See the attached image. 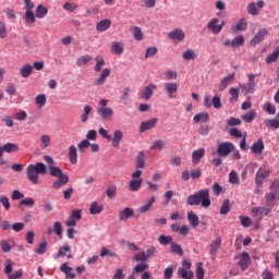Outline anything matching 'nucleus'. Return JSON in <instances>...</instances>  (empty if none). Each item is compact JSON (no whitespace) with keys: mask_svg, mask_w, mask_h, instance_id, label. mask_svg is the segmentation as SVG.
I'll return each mask as SVG.
<instances>
[{"mask_svg":"<svg viewBox=\"0 0 279 279\" xmlns=\"http://www.w3.org/2000/svg\"><path fill=\"white\" fill-rule=\"evenodd\" d=\"M137 169H145V153L140 151L137 155Z\"/></svg>","mask_w":279,"mask_h":279,"instance_id":"nucleus-53","label":"nucleus"},{"mask_svg":"<svg viewBox=\"0 0 279 279\" xmlns=\"http://www.w3.org/2000/svg\"><path fill=\"white\" fill-rule=\"evenodd\" d=\"M235 147L232 144V142H221L218 144V148L216 150V154L220 158H228L232 151H234Z\"/></svg>","mask_w":279,"mask_h":279,"instance_id":"nucleus-5","label":"nucleus"},{"mask_svg":"<svg viewBox=\"0 0 279 279\" xmlns=\"http://www.w3.org/2000/svg\"><path fill=\"white\" fill-rule=\"evenodd\" d=\"M242 121H245V123H252L254 119H256V110H251L248 113H245L241 117Z\"/></svg>","mask_w":279,"mask_h":279,"instance_id":"nucleus-44","label":"nucleus"},{"mask_svg":"<svg viewBox=\"0 0 279 279\" xmlns=\"http://www.w3.org/2000/svg\"><path fill=\"white\" fill-rule=\"evenodd\" d=\"M24 19L28 25H34V23H36V15H34V11H26Z\"/></svg>","mask_w":279,"mask_h":279,"instance_id":"nucleus-45","label":"nucleus"},{"mask_svg":"<svg viewBox=\"0 0 279 279\" xmlns=\"http://www.w3.org/2000/svg\"><path fill=\"white\" fill-rule=\"evenodd\" d=\"M92 112H93V107L90 105H85L84 112L81 116V123H86Z\"/></svg>","mask_w":279,"mask_h":279,"instance_id":"nucleus-38","label":"nucleus"},{"mask_svg":"<svg viewBox=\"0 0 279 279\" xmlns=\"http://www.w3.org/2000/svg\"><path fill=\"white\" fill-rule=\"evenodd\" d=\"M187 220L191 223L192 228H197L199 226V217L193 211L187 214Z\"/></svg>","mask_w":279,"mask_h":279,"instance_id":"nucleus-36","label":"nucleus"},{"mask_svg":"<svg viewBox=\"0 0 279 279\" xmlns=\"http://www.w3.org/2000/svg\"><path fill=\"white\" fill-rule=\"evenodd\" d=\"M265 150V142L263 138H258L253 145L251 146V151L255 156H260L263 151Z\"/></svg>","mask_w":279,"mask_h":279,"instance_id":"nucleus-9","label":"nucleus"},{"mask_svg":"<svg viewBox=\"0 0 279 279\" xmlns=\"http://www.w3.org/2000/svg\"><path fill=\"white\" fill-rule=\"evenodd\" d=\"M238 258L242 271H245V269L250 267V253L243 252L238 256Z\"/></svg>","mask_w":279,"mask_h":279,"instance_id":"nucleus-12","label":"nucleus"},{"mask_svg":"<svg viewBox=\"0 0 279 279\" xmlns=\"http://www.w3.org/2000/svg\"><path fill=\"white\" fill-rule=\"evenodd\" d=\"M96 60V64L94 65V71L96 73H99V71H101V69H104V66H106V59H104L102 56H96L95 57Z\"/></svg>","mask_w":279,"mask_h":279,"instance_id":"nucleus-30","label":"nucleus"},{"mask_svg":"<svg viewBox=\"0 0 279 279\" xmlns=\"http://www.w3.org/2000/svg\"><path fill=\"white\" fill-rule=\"evenodd\" d=\"M247 29V21L241 19L235 25L231 26L232 34H239V32H245Z\"/></svg>","mask_w":279,"mask_h":279,"instance_id":"nucleus-14","label":"nucleus"},{"mask_svg":"<svg viewBox=\"0 0 279 279\" xmlns=\"http://www.w3.org/2000/svg\"><path fill=\"white\" fill-rule=\"evenodd\" d=\"M253 215L257 217V219H263V217H267L269 215V208L267 207H253L252 208Z\"/></svg>","mask_w":279,"mask_h":279,"instance_id":"nucleus-21","label":"nucleus"},{"mask_svg":"<svg viewBox=\"0 0 279 279\" xmlns=\"http://www.w3.org/2000/svg\"><path fill=\"white\" fill-rule=\"evenodd\" d=\"M92 61H93V56L84 54L76 59V65L77 66H86V64H88V62H92Z\"/></svg>","mask_w":279,"mask_h":279,"instance_id":"nucleus-33","label":"nucleus"},{"mask_svg":"<svg viewBox=\"0 0 279 279\" xmlns=\"http://www.w3.org/2000/svg\"><path fill=\"white\" fill-rule=\"evenodd\" d=\"M247 12L248 14H252L253 16H256L258 14V8L256 7L255 2H251L247 5Z\"/></svg>","mask_w":279,"mask_h":279,"instance_id":"nucleus-63","label":"nucleus"},{"mask_svg":"<svg viewBox=\"0 0 279 279\" xmlns=\"http://www.w3.org/2000/svg\"><path fill=\"white\" fill-rule=\"evenodd\" d=\"M156 123H158V119L156 118L142 122L140 126V132H147V130H151V128L156 126Z\"/></svg>","mask_w":279,"mask_h":279,"instance_id":"nucleus-22","label":"nucleus"},{"mask_svg":"<svg viewBox=\"0 0 279 279\" xmlns=\"http://www.w3.org/2000/svg\"><path fill=\"white\" fill-rule=\"evenodd\" d=\"M132 32L135 40H143V29H141V27L135 26Z\"/></svg>","mask_w":279,"mask_h":279,"instance_id":"nucleus-60","label":"nucleus"},{"mask_svg":"<svg viewBox=\"0 0 279 279\" xmlns=\"http://www.w3.org/2000/svg\"><path fill=\"white\" fill-rule=\"evenodd\" d=\"M178 274L183 279H193V271H191V270H186L184 268H179Z\"/></svg>","mask_w":279,"mask_h":279,"instance_id":"nucleus-50","label":"nucleus"},{"mask_svg":"<svg viewBox=\"0 0 279 279\" xmlns=\"http://www.w3.org/2000/svg\"><path fill=\"white\" fill-rule=\"evenodd\" d=\"M239 174H236V171L232 170L229 173V183L230 184H239Z\"/></svg>","mask_w":279,"mask_h":279,"instance_id":"nucleus-62","label":"nucleus"},{"mask_svg":"<svg viewBox=\"0 0 279 279\" xmlns=\"http://www.w3.org/2000/svg\"><path fill=\"white\" fill-rule=\"evenodd\" d=\"M35 104L38 106V108H43L45 104H47V96L45 94H39L35 98Z\"/></svg>","mask_w":279,"mask_h":279,"instance_id":"nucleus-47","label":"nucleus"},{"mask_svg":"<svg viewBox=\"0 0 279 279\" xmlns=\"http://www.w3.org/2000/svg\"><path fill=\"white\" fill-rule=\"evenodd\" d=\"M97 114L102 119V121H112V114H114V110L108 107L107 99L99 100V107L97 108Z\"/></svg>","mask_w":279,"mask_h":279,"instance_id":"nucleus-4","label":"nucleus"},{"mask_svg":"<svg viewBox=\"0 0 279 279\" xmlns=\"http://www.w3.org/2000/svg\"><path fill=\"white\" fill-rule=\"evenodd\" d=\"M60 271H62V274H65L66 279H75V272H73V268L70 267L69 263H63L60 266Z\"/></svg>","mask_w":279,"mask_h":279,"instance_id":"nucleus-18","label":"nucleus"},{"mask_svg":"<svg viewBox=\"0 0 279 279\" xmlns=\"http://www.w3.org/2000/svg\"><path fill=\"white\" fill-rule=\"evenodd\" d=\"M205 274L204 263L199 262L196 267V279H204Z\"/></svg>","mask_w":279,"mask_h":279,"instance_id":"nucleus-52","label":"nucleus"},{"mask_svg":"<svg viewBox=\"0 0 279 279\" xmlns=\"http://www.w3.org/2000/svg\"><path fill=\"white\" fill-rule=\"evenodd\" d=\"M203 208H210L213 202L210 201V190L203 189L187 197V206H199Z\"/></svg>","mask_w":279,"mask_h":279,"instance_id":"nucleus-2","label":"nucleus"},{"mask_svg":"<svg viewBox=\"0 0 279 279\" xmlns=\"http://www.w3.org/2000/svg\"><path fill=\"white\" fill-rule=\"evenodd\" d=\"M110 25H112L110 20H102L97 23L96 29L97 32H107V29H110Z\"/></svg>","mask_w":279,"mask_h":279,"instance_id":"nucleus-31","label":"nucleus"},{"mask_svg":"<svg viewBox=\"0 0 279 279\" xmlns=\"http://www.w3.org/2000/svg\"><path fill=\"white\" fill-rule=\"evenodd\" d=\"M158 86L154 83H150L148 86H146L142 93V99H151V96L154 95V90H156Z\"/></svg>","mask_w":279,"mask_h":279,"instance_id":"nucleus-17","label":"nucleus"},{"mask_svg":"<svg viewBox=\"0 0 279 279\" xmlns=\"http://www.w3.org/2000/svg\"><path fill=\"white\" fill-rule=\"evenodd\" d=\"M69 159L71 165H77V148L75 145L69 147Z\"/></svg>","mask_w":279,"mask_h":279,"instance_id":"nucleus-29","label":"nucleus"},{"mask_svg":"<svg viewBox=\"0 0 279 279\" xmlns=\"http://www.w3.org/2000/svg\"><path fill=\"white\" fill-rule=\"evenodd\" d=\"M156 202V197H150L149 201L145 205H142L137 208V210L143 215L145 213H149L151 210V206H154V203Z\"/></svg>","mask_w":279,"mask_h":279,"instance_id":"nucleus-27","label":"nucleus"},{"mask_svg":"<svg viewBox=\"0 0 279 279\" xmlns=\"http://www.w3.org/2000/svg\"><path fill=\"white\" fill-rule=\"evenodd\" d=\"M244 45H245V37H243L242 35L236 36L232 39V47L234 48L243 47Z\"/></svg>","mask_w":279,"mask_h":279,"instance_id":"nucleus-46","label":"nucleus"},{"mask_svg":"<svg viewBox=\"0 0 279 279\" xmlns=\"http://www.w3.org/2000/svg\"><path fill=\"white\" fill-rule=\"evenodd\" d=\"M49 14V9L43 4H38L35 11L36 19H45Z\"/></svg>","mask_w":279,"mask_h":279,"instance_id":"nucleus-25","label":"nucleus"},{"mask_svg":"<svg viewBox=\"0 0 279 279\" xmlns=\"http://www.w3.org/2000/svg\"><path fill=\"white\" fill-rule=\"evenodd\" d=\"M230 213V201L226 199L220 207V215H228Z\"/></svg>","mask_w":279,"mask_h":279,"instance_id":"nucleus-59","label":"nucleus"},{"mask_svg":"<svg viewBox=\"0 0 279 279\" xmlns=\"http://www.w3.org/2000/svg\"><path fill=\"white\" fill-rule=\"evenodd\" d=\"M278 58H279V47L267 57L266 62L267 64H271V62H278Z\"/></svg>","mask_w":279,"mask_h":279,"instance_id":"nucleus-51","label":"nucleus"},{"mask_svg":"<svg viewBox=\"0 0 279 279\" xmlns=\"http://www.w3.org/2000/svg\"><path fill=\"white\" fill-rule=\"evenodd\" d=\"M111 145L112 147L117 148L119 145H121V142L123 141V131L116 130L113 131V137H111Z\"/></svg>","mask_w":279,"mask_h":279,"instance_id":"nucleus-16","label":"nucleus"},{"mask_svg":"<svg viewBox=\"0 0 279 279\" xmlns=\"http://www.w3.org/2000/svg\"><path fill=\"white\" fill-rule=\"evenodd\" d=\"M267 34H269V31H267V28H260L256 33V35L251 39V45L253 47H256V45H260V43L265 40V36H267Z\"/></svg>","mask_w":279,"mask_h":279,"instance_id":"nucleus-8","label":"nucleus"},{"mask_svg":"<svg viewBox=\"0 0 279 279\" xmlns=\"http://www.w3.org/2000/svg\"><path fill=\"white\" fill-rule=\"evenodd\" d=\"M90 145V142L88 140H83L77 144L78 151H86Z\"/></svg>","mask_w":279,"mask_h":279,"instance_id":"nucleus-61","label":"nucleus"},{"mask_svg":"<svg viewBox=\"0 0 279 279\" xmlns=\"http://www.w3.org/2000/svg\"><path fill=\"white\" fill-rule=\"evenodd\" d=\"M34 71V68L31 64H25L20 69V73L22 77H29Z\"/></svg>","mask_w":279,"mask_h":279,"instance_id":"nucleus-40","label":"nucleus"},{"mask_svg":"<svg viewBox=\"0 0 279 279\" xmlns=\"http://www.w3.org/2000/svg\"><path fill=\"white\" fill-rule=\"evenodd\" d=\"M101 258L109 256V258H119V255L116 252H112L108 250L106 246H104L100 251Z\"/></svg>","mask_w":279,"mask_h":279,"instance_id":"nucleus-42","label":"nucleus"},{"mask_svg":"<svg viewBox=\"0 0 279 279\" xmlns=\"http://www.w3.org/2000/svg\"><path fill=\"white\" fill-rule=\"evenodd\" d=\"M123 44L119 41H112L111 44V52L114 53V56H121L123 53Z\"/></svg>","mask_w":279,"mask_h":279,"instance_id":"nucleus-34","label":"nucleus"},{"mask_svg":"<svg viewBox=\"0 0 279 279\" xmlns=\"http://www.w3.org/2000/svg\"><path fill=\"white\" fill-rule=\"evenodd\" d=\"M266 128H272V130L279 129V112L277 113V118L266 119L264 120Z\"/></svg>","mask_w":279,"mask_h":279,"instance_id":"nucleus-28","label":"nucleus"},{"mask_svg":"<svg viewBox=\"0 0 279 279\" xmlns=\"http://www.w3.org/2000/svg\"><path fill=\"white\" fill-rule=\"evenodd\" d=\"M263 108L265 112H268L269 114H276V107H274L271 102H265Z\"/></svg>","mask_w":279,"mask_h":279,"instance_id":"nucleus-64","label":"nucleus"},{"mask_svg":"<svg viewBox=\"0 0 279 279\" xmlns=\"http://www.w3.org/2000/svg\"><path fill=\"white\" fill-rule=\"evenodd\" d=\"M163 88L169 99H173V93H175V83H165Z\"/></svg>","mask_w":279,"mask_h":279,"instance_id":"nucleus-39","label":"nucleus"},{"mask_svg":"<svg viewBox=\"0 0 279 279\" xmlns=\"http://www.w3.org/2000/svg\"><path fill=\"white\" fill-rule=\"evenodd\" d=\"M106 193L109 199H114L117 197V185H109Z\"/></svg>","mask_w":279,"mask_h":279,"instance_id":"nucleus-57","label":"nucleus"},{"mask_svg":"<svg viewBox=\"0 0 279 279\" xmlns=\"http://www.w3.org/2000/svg\"><path fill=\"white\" fill-rule=\"evenodd\" d=\"M141 186H143V179H133L129 182V190L133 193L141 191Z\"/></svg>","mask_w":279,"mask_h":279,"instance_id":"nucleus-24","label":"nucleus"},{"mask_svg":"<svg viewBox=\"0 0 279 279\" xmlns=\"http://www.w3.org/2000/svg\"><path fill=\"white\" fill-rule=\"evenodd\" d=\"M207 29H210L211 34L217 36L221 33V26H219V19L214 17L207 23Z\"/></svg>","mask_w":279,"mask_h":279,"instance_id":"nucleus-10","label":"nucleus"},{"mask_svg":"<svg viewBox=\"0 0 279 279\" xmlns=\"http://www.w3.org/2000/svg\"><path fill=\"white\" fill-rule=\"evenodd\" d=\"M205 155H206V149H204V148L194 150L192 153V162L194 165H199L202 158H204Z\"/></svg>","mask_w":279,"mask_h":279,"instance_id":"nucleus-20","label":"nucleus"},{"mask_svg":"<svg viewBox=\"0 0 279 279\" xmlns=\"http://www.w3.org/2000/svg\"><path fill=\"white\" fill-rule=\"evenodd\" d=\"M222 240L221 238H217L210 243L209 246V254L215 255L217 252H219V248L221 247Z\"/></svg>","mask_w":279,"mask_h":279,"instance_id":"nucleus-26","label":"nucleus"},{"mask_svg":"<svg viewBox=\"0 0 279 279\" xmlns=\"http://www.w3.org/2000/svg\"><path fill=\"white\" fill-rule=\"evenodd\" d=\"M254 80H256V75L248 74V83L239 85L241 90H244L245 93H254V90L256 88V82Z\"/></svg>","mask_w":279,"mask_h":279,"instance_id":"nucleus-7","label":"nucleus"},{"mask_svg":"<svg viewBox=\"0 0 279 279\" xmlns=\"http://www.w3.org/2000/svg\"><path fill=\"white\" fill-rule=\"evenodd\" d=\"M47 173V166L44 162H37L35 165H28L26 168V178L34 185L40 184V175Z\"/></svg>","mask_w":279,"mask_h":279,"instance_id":"nucleus-3","label":"nucleus"},{"mask_svg":"<svg viewBox=\"0 0 279 279\" xmlns=\"http://www.w3.org/2000/svg\"><path fill=\"white\" fill-rule=\"evenodd\" d=\"M266 178H269V170H263V168H259L255 177L256 186H263V182H265Z\"/></svg>","mask_w":279,"mask_h":279,"instance_id":"nucleus-11","label":"nucleus"},{"mask_svg":"<svg viewBox=\"0 0 279 279\" xmlns=\"http://www.w3.org/2000/svg\"><path fill=\"white\" fill-rule=\"evenodd\" d=\"M44 160L47 162L50 175L52 178H57V180L52 182L51 189L54 191H60L62 186H66V183L69 182V175L64 174L62 169L56 167V160H53V157L45 155Z\"/></svg>","mask_w":279,"mask_h":279,"instance_id":"nucleus-1","label":"nucleus"},{"mask_svg":"<svg viewBox=\"0 0 279 279\" xmlns=\"http://www.w3.org/2000/svg\"><path fill=\"white\" fill-rule=\"evenodd\" d=\"M52 232H54V234H57V236H60V239H62V222L61 221L53 222Z\"/></svg>","mask_w":279,"mask_h":279,"instance_id":"nucleus-56","label":"nucleus"},{"mask_svg":"<svg viewBox=\"0 0 279 279\" xmlns=\"http://www.w3.org/2000/svg\"><path fill=\"white\" fill-rule=\"evenodd\" d=\"M160 245H169L171 243V252L175 253V243H173V238L170 235L161 234L158 238Z\"/></svg>","mask_w":279,"mask_h":279,"instance_id":"nucleus-15","label":"nucleus"},{"mask_svg":"<svg viewBox=\"0 0 279 279\" xmlns=\"http://www.w3.org/2000/svg\"><path fill=\"white\" fill-rule=\"evenodd\" d=\"M34 204H36V201H34V198L32 197H28L20 201L19 208H21V206H27L28 208H34Z\"/></svg>","mask_w":279,"mask_h":279,"instance_id":"nucleus-49","label":"nucleus"},{"mask_svg":"<svg viewBox=\"0 0 279 279\" xmlns=\"http://www.w3.org/2000/svg\"><path fill=\"white\" fill-rule=\"evenodd\" d=\"M40 147L41 149H47V147H49V145H51V136L44 134L40 135Z\"/></svg>","mask_w":279,"mask_h":279,"instance_id":"nucleus-41","label":"nucleus"},{"mask_svg":"<svg viewBox=\"0 0 279 279\" xmlns=\"http://www.w3.org/2000/svg\"><path fill=\"white\" fill-rule=\"evenodd\" d=\"M13 267H14V262H12V259H7L4 263V274L10 277L12 275Z\"/></svg>","mask_w":279,"mask_h":279,"instance_id":"nucleus-54","label":"nucleus"},{"mask_svg":"<svg viewBox=\"0 0 279 279\" xmlns=\"http://www.w3.org/2000/svg\"><path fill=\"white\" fill-rule=\"evenodd\" d=\"M166 142L162 140H157L156 142L153 143L150 146V149L154 151H162L165 149Z\"/></svg>","mask_w":279,"mask_h":279,"instance_id":"nucleus-43","label":"nucleus"},{"mask_svg":"<svg viewBox=\"0 0 279 279\" xmlns=\"http://www.w3.org/2000/svg\"><path fill=\"white\" fill-rule=\"evenodd\" d=\"M3 151L7 154H13V151H19V145L13 143H7L3 146H0V158H3Z\"/></svg>","mask_w":279,"mask_h":279,"instance_id":"nucleus-13","label":"nucleus"},{"mask_svg":"<svg viewBox=\"0 0 279 279\" xmlns=\"http://www.w3.org/2000/svg\"><path fill=\"white\" fill-rule=\"evenodd\" d=\"M90 215H100L104 213V205H98L97 202H93L89 206Z\"/></svg>","mask_w":279,"mask_h":279,"instance_id":"nucleus-35","label":"nucleus"},{"mask_svg":"<svg viewBox=\"0 0 279 279\" xmlns=\"http://www.w3.org/2000/svg\"><path fill=\"white\" fill-rule=\"evenodd\" d=\"M233 81H234V74H230L226 76L219 85V90H226V88H228V85L231 84Z\"/></svg>","mask_w":279,"mask_h":279,"instance_id":"nucleus-37","label":"nucleus"},{"mask_svg":"<svg viewBox=\"0 0 279 279\" xmlns=\"http://www.w3.org/2000/svg\"><path fill=\"white\" fill-rule=\"evenodd\" d=\"M71 245H69V243L63 244V246L59 247V252L53 254V258L54 260H58V258H64V256H66V258H73V254L71 253Z\"/></svg>","mask_w":279,"mask_h":279,"instance_id":"nucleus-6","label":"nucleus"},{"mask_svg":"<svg viewBox=\"0 0 279 279\" xmlns=\"http://www.w3.org/2000/svg\"><path fill=\"white\" fill-rule=\"evenodd\" d=\"M108 77H110V69L106 68L102 70L99 77L95 81V85L104 86V84H106V80H108Z\"/></svg>","mask_w":279,"mask_h":279,"instance_id":"nucleus-19","label":"nucleus"},{"mask_svg":"<svg viewBox=\"0 0 279 279\" xmlns=\"http://www.w3.org/2000/svg\"><path fill=\"white\" fill-rule=\"evenodd\" d=\"M133 259H135L136 263H141V262L145 263V260H147V254L145 253V251H142V252L135 254L133 256Z\"/></svg>","mask_w":279,"mask_h":279,"instance_id":"nucleus-58","label":"nucleus"},{"mask_svg":"<svg viewBox=\"0 0 279 279\" xmlns=\"http://www.w3.org/2000/svg\"><path fill=\"white\" fill-rule=\"evenodd\" d=\"M119 220L120 221H128L130 217H134V209L126 207L122 211L119 213Z\"/></svg>","mask_w":279,"mask_h":279,"instance_id":"nucleus-23","label":"nucleus"},{"mask_svg":"<svg viewBox=\"0 0 279 279\" xmlns=\"http://www.w3.org/2000/svg\"><path fill=\"white\" fill-rule=\"evenodd\" d=\"M183 60H195L197 58V53L194 52L193 49H187L185 52L182 54Z\"/></svg>","mask_w":279,"mask_h":279,"instance_id":"nucleus-48","label":"nucleus"},{"mask_svg":"<svg viewBox=\"0 0 279 279\" xmlns=\"http://www.w3.org/2000/svg\"><path fill=\"white\" fill-rule=\"evenodd\" d=\"M229 95H231V98H230L231 104L239 101V89L238 88L231 87L229 89Z\"/></svg>","mask_w":279,"mask_h":279,"instance_id":"nucleus-55","label":"nucleus"},{"mask_svg":"<svg viewBox=\"0 0 279 279\" xmlns=\"http://www.w3.org/2000/svg\"><path fill=\"white\" fill-rule=\"evenodd\" d=\"M209 121H210V116L208 114V112H201L194 116L195 123H199V122L208 123Z\"/></svg>","mask_w":279,"mask_h":279,"instance_id":"nucleus-32","label":"nucleus"}]
</instances>
